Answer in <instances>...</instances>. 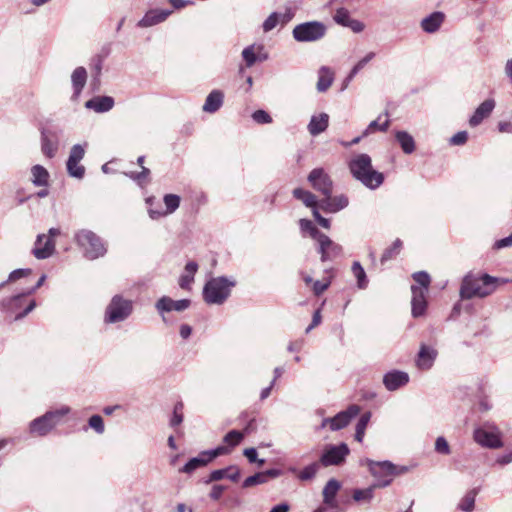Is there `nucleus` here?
<instances>
[{"instance_id": "f257e3e1", "label": "nucleus", "mask_w": 512, "mask_h": 512, "mask_svg": "<svg viewBox=\"0 0 512 512\" xmlns=\"http://www.w3.org/2000/svg\"><path fill=\"white\" fill-rule=\"evenodd\" d=\"M511 281L510 279L494 277L487 273L469 272L462 279L459 294L463 300L485 298L493 294L498 286Z\"/></svg>"}, {"instance_id": "f03ea898", "label": "nucleus", "mask_w": 512, "mask_h": 512, "mask_svg": "<svg viewBox=\"0 0 512 512\" xmlns=\"http://www.w3.org/2000/svg\"><path fill=\"white\" fill-rule=\"evenodd\" d=\"M353 177L370 189L378 188L384 181V175L372 167L371 157L367 154L356 155L349 163Z\"/></svg>"}, {"instance_id": "7ed1b4c3", "label": "nucleus", "mask_w": 512, "mask_h": 512, "mask_svg": "<svg viewBox=\"0 0 512 512\" xmlns=\"http://www.w3.org/2000/svg\"><path fill=\"white\" fill-rule=\"evenodd\" d=\"M369 472L375 478L373 487L385 488L389 486L394 477L403 475L409 471L407 466H397L390 461H374L367 459Z\"/></svg>"}, {"instance_id": "20e7f679", "label": "nucleus", "mask_w": 512, "mask_h": 512, "mask_svg": "<svg viewBox=\"0 0 512 512\" xmlns=\"http://www.w3.org/2000/svg\"><path fill=\"white\" fill-rule=\"evenodd\" d=\"M235 281L224 276L211 278L203 288V298L208 304L221 305L231 294Z\"/></svg>"}, {"instance_id": "39448f33", "label": "nucleus", "mask_w": 512, "mask_h": 512, "mask_svg": "<svg viewBox=\"0 0 512 512\" xmlns=\"http://www.w3.org/2000/svg\"><path fill=\"white\" fill-rule=\"evenodd\" d=\"M69 412L70 408L67 406L57 410L47 411L44 415L30 422V433L37 436H46L59 424L61 418Z\"/></svg>"}, {"instance_id": "423d86ee", "label": "nucleus", "mask_w": 512, "mask_h": 512, "mask_svg": "<svg viewBox=\"0 0 512 512\" xmlns=\"http://www.w3.org/2000/svg\"><path fill=\"white\" fill-rule=\"evenodd\" d=\"M133 312V302L121 295H115L110 300L104 313L106 324H115L127 320Z\"/></svg>"}, {"instance_id": "0eeeda50", "label": "nucleus", "mask_w": 512, "mask_h": 512, "mask_svg": "<svg viewBox=\"0 0 512 512\" xmlns=\"http://www.w3.org/2000/svg\"><path fill=\"white\" fill-rule=\"evenodd\" d=\"M75 238L84 251L85 257L90 260L97 259L106 253V247L101 239L90 230L79 231Z\"/></svg>"}, {"instance_id": "6e6552de", "label": "nucleus", "mask_w": 512, "mask_h": 512, "mask_svg": "<svg viewBox=\"0 0 512 512\" xmlns=\"http://www.w3.org/2000/svg\"><path fill=\"white\" fill-rule=\"evenodd\" d=\"M27 296L26 292H24L4 299L0 304L1 310L5 313L14 315V320L22 319L36 307V302L34 300H31L26 304Z\"/></svg>"}, {"instance_id": "1a4fd4ad", "label": "nucleus", "mask_w": 512, "mask_h": 512, "mask_svg": "<svg viewBox=\"0 0 512 512\" xmlns=\"http://www.w3.org/2000/svg\"><path fill=\"white\" fill-rule=\"evenodd\" d=\"M326 26L319 21H309L296 25L292 30L293 38L297 42H316L326 34Z\"/></svg>"}, {"instance_id": "9d476101", "label": "nucleus", "mask_w": 512, "mask_h": 512, "mask_svg": "<svg viewBox=\"0 0 512 512\" xmlns=\"http://www.w3.org/2000/svg\"><path fill=\"white\" fill-rule=\"evenodd\" d=\"M349 454L350 449L346 443L328 444L324 447L319 462L323 467L340 466Z\"/></svg>"}, {"instance_id": "9b49d317", "label": "nucleus", "mask_w": 512, "mask_h": 512, "mask_svg": "<svg viewBox=\"0 0 512 512\" xmlns=\"http://www.w3.org/2000/svg\"><path fill=\"white\" fill-rule=\"evenodd\" d=\"M301 235L315 240L319 244V252L321 253V260L326 261L328 258V250L338 253L340 246L334 244L328 236L321 233L317 226H301Z\"/></svg>"}, {"instance_id": "f8f14e48", "label": "nucleus", "mask_w": 512, "mask_h": 512, "mask_svg": "<svg viewBox=\"0 0 512 512\" xmlns=\"http://www.w3.org/2000/svg\"><path fill=\"white\" fill-rule=\"evenodd\" d=\"M229 453V449L224 446H218L215 449L202 451L197 457L191 458L179 471L190 474L196 469L206 466L215 458Z\"/></svg>"}, {"instance_id": "ddd939ff", "label": "nucleus", "mask_w": 512, "mask_h": 512, "mask_svg": "<svg viewBox=\"0 0 512 512\" xmlns=\"http://www.w3.org/2000/svg\"><path fill=\"white\" fill-rule=\"evenodd\" d=\"M60 235L58 228L52 227L49 229L48 234H40L37 236L33 248V254L37 259H46L50 257L55 251V237Z\"/></svg>"}, {"instance_id": "4468645a", "label": "nucleus", "mask_w": 512, "mask_h": 512, "mask_svg": "<svg viewBox=\"0 0 512 512\" xmlns=\"http://www.w3.org/2000/svg\"><path fill=\"white\" fill-rule=\"evenodd\" d=\"M473 436L474 440L483 447L497 449L503 446L501 434L494 426L476 428Z\"/></svg>"}, {"instance_id": "2eb2a0df", "label": "nucleus", "mask_w": 512, "mask_h": 512, "mask_svg": "<svg viewBox=\"0 0 512 512\" xmlns=\"http://www.w3.org/2000/svg\"><path fill=\"white\" fill-rule=\"evenodd\" d=\"M359 412L360 407L358 405H350L346 410L339 412L334 417L323 419L321 427L324 428L329 425L332 431H338L346 427Z\"/></svg>"}, {"instance_id": "dca6fc26", "label": "nucleus", "mask_w": 512, "mask_h": 512, "mask_svg": "<svg viewBox=\"0 0 512 512\" xmlns=\"http://www.w3.org/2000/svg\"><path fill=\"white\" fill-rule=\"evenodd\" d=\"M156 202L155 197H149L146 200L148 205V212L153 220H157L160 216L172 214L179 207L181 198L176 194H166L163 198L165 209H154L153 205Z\"/></svg>"}, {"instance_id": "f3484780", "label": "nucleus", "mask_w": 512, "mask_h": 512, "mask_svg": "<svg viewBox=\"0 0 512 512\" xmlns=\"http://www.w3.org/2000/svg\"><path fill=\"white\" fill-rule=\"evenodd\" d=\"M308 181L312 187L324 196L332 194L333 182L330 176L322 169H313L308 175Z\"/></svg>"}, {"instance_id": "a211bd4d", "label": "nucleus", "mask_w": 512, "mask_h": 512, "mask_svg": "<svg viewBox=\"0 0 512 512\" xmlns=\"http://www.w3.org/2000/svg\"><path fill=\"white\" fill-rule=\"evenodd\" d=\"M293 195L312 209L313 216L318 221V224H328V220L323 218L319 213L320 204L318 205L316 196L313 193L301 188H296L293 190Z\"/></svg>"}, {"instance_id": "6ab92c4d", "label": "nucleus", "mask_w": 512, "mask_h": 512, "mask_svg": "<svg viewBox=\"0 0 512 512\" xmlns=\"http://www.w3.org/2000/svg\"><path fill=\"white\" fill-rule=\"evenodd\" d=\"M333 20L343 27L350 28L355 33H360L365 28V25L361 21L353 19L350 12L345 8L337 9Z\"/></svg>"}, {"instance_id": "aec40b11", "label": "nucleus", "mask_w": 512, "mask_h": 512, "mask_svg": "<svg viewBox=\"0 0 512 512\" xmlns=\"http://www.w3.org/2000/svg\"><path fill=\"white\" fill-rule=\"evenodd\" d=\"M172 12V10L151 9L138 21L137 26L140 28H148L160 24L164 22Z\"/></svg>"}, {"instance_id": "412c9836", "label": "nucleus", "mask_w": 512, "mask_h": 512, "mask_svg": "<svg viewBox=\"0 0 512 512\" xmlns=\"http://www.w3.org/2000/svg\"><path fill=\"white\" fill-rule=\"evenodd\" d=\"M409 382L408 373L400 370H392L383 376V384L388 391H395Z\"/></svg>"}, {"instance_id": "4be33fe9", "label": "nucleus", "mask_w": 512, "mask_h": 512, "mask_svg": "<svg viewBox=\"0 0 512 512\" xmlns=\"http://www.w3.org/2000/svg\"><path fill=\"white\" fill-rule=\"evenodd\" d=\"M191 301L188 299L173 300L170 297L163 296L156 302V309L159 313L171 311H184L190 306Z\"/></svg>"}, {"instance_id": "5701e85b", "label": "nucleus", "mask_w": 512, "mask_h": 512, "mask_svg": "<svg viewBox=\"0 0 512 512\" xmlns=\"http://www.w3.org/2000/svg\"><path fill=\"white\" fill-rule=\"evenodd\" d=\"M424 289H418L416 285L411 286L412 292V315L417 318L424 315L427 307L426 295L428 292H423Z\"/></svg>"}, {"instance_id": "b1692460", "label": "nucleus", "mask_w": 512, "mask_h": 512, "mask_svg": "<svg viewBox=\"0 0 512 512\" xmlns=\"http://www.w3.org/2000/svg\"><path fill=\"white\" fill-rule=\"evenodd\" d=\"M437 357V351L425 344H422L417 355L416 365L420 370H429Z\"/></svg>"}, {"instance_id": "393cba45", "label": "nucleus", "mask_w": 512, "mask_h": 512, "mask_svg": "<svg viewBox=\"0 0 512 512\" xmlns=\"http://www.w3.org/2000/svg\"><path fill=\"white\" fill-rule=\"evenodd\" d=\"M348 205V198L345 195L324 196L320 202V208L326 212L336 213Z\"/></svg>"}, {"instance_id": "a878e982", "label": "nucleus", "mask_w": 512, "mask_h": 512, "mask_svg": "<svg viewBox=\"0 0 512 512\" xmlns=\"http://www.w3.org/2000/svg\"><path fill=\"white\" fill-rule=\"evenodd\" d=\"M494 107L495 101L493 99H487L484 102H482L469 119L470 126H478L485 118H487L492 113Z\"/></svg>"}, {"instance_id": "bb28decb", "label": "nucleus", "mask_w": 512, "mask_h": 512, "mask_svg": "<svg viewBox=\"0 0 512 512\" xmlns=\"http://www.w3.org/2000/svg\"><path fill=\"white\" fill-rule=\"evenodd\" d=\"M341 488V484L338 480L330 479L323 488V502L330 508H336V495Z\"/></svg>"}, {"instance_id": "cd10ccee", "label": "nucleus", "mask_w": 512, "mask_h": 512, "mask_svg": "<svg viewBox=\"0 0 512 512\" xmlns=\"http://www.w3.org/2000/svg\"><path fill=\"white\" fill-rule=\"evenodd\" d=\"M114 106V99L110 96H98L88 100L85 107L97 113L110 111Z\"/></svg>"}, {"instance_id": "c85d7f7f", "label": "nucleus", "mask_w": 512, "mask_h": 512, "mask_svg": "<svg viewBox=\"0 0 512 512\" xmlns=\"http://www.w3.org/2000/svg\"><path fill=\"white\" fill-rule=\"evenodd\" d=\"M328 124L329 115L326 113H320L311 117L307 129L312 136H317L327 129Z\"/></svg>"}, {"instance_id": "c756f323", "label": "nucleus", "mask_w": 512, "mask_h": 512, "mask_svg": "<svg viewBox=\"0 0 512 512\" xmlns=\"http://www.w3.org/2000/svg\"><path fill=\"white\" fill-rule=\"evenodd\" d=\"M224 94L220 90H213L208 94L202 107L204 112L215 113L223 105Z\"/></svg>"}, {"instance_id": "7c9ffc66", "label": "nucleus", "mask_w": 512, "mask_h": 512, "mask_svg": "<svg viewBox=\"0 0 512 512\" xmlns=\"http://www.w3.org/2000/svg\"><path fill=\"white\" fill-rule=\"evenodd\" d=\"M444 21L442 12H433L421 21V28L427 33L436 32Z\"/></svg>"}, {"instance_id": "2f4dec72", "label": "nucleus", "mask_w": 512, "mask_h": 512, "mask_svg": "<svg viewBox=\"0 0 512 512\" xmlns=\"http://www.w3.org/2000/svg\"><path fill=\"white\" fill-rule=\"evenodd\" d=\"M334 80V72L327 66L320 67L318 71L317 90L325 92L332 85Z\"/></svg>"}, {"instance_id": "473e14b6", "label": "nucleus", "mask_w": 512, "mask_h": 512, "mask_svg": "<svg viewBox=\"0 0 512 512\" xmlns=\"http://www.w3.org/2000/svg\"><path fill=\"white\" fill-rule=\"evenodd\" d=\"M198 270V264L195 261H189L185 267L184 272L179 278V286L182 289H190L191 284L194 281V275Z\"/></svg>"}, {"instance_id": "72a5a7b5", "label": "nucleus", "mask_w": 512, "mask_h": 512, "mask_svg": "<svg viewBox=\"0 0 512 512\" xmlns=\"http://www.w3.org/2000/svg\"><path fill=\"white\" fill-rule=\"evenodd\" d=\"M31 181L37 187H45L48 185L49 172L42 165H34L31 168Z\"/></svg>"}, {"instance_id": "f704fd0d", "label": "nucleus", "mask_w": 512, "mask_h": 512, "mask_svg": "<svg viewBox=\"0 0 512 512\" xmlns=\"http://www.w3.org/2000/svg\"><path fill=\"white\" fill-rule=\"evenodd\" d=\"M71 80L74 88V94L78 96L86 84V69L84 67L76 68L71 75Z\"/></svg>"}, {"instance_id": "c9c22d12", "label": "nucleus", "mask_w": 512, "mask_h": 512, "mask_svg": "<svg viewBox=\"0 0 512 512\" xmlns=\"http://www.w3.org/2000/svg\"><path fill=\"white\" fill-rule=\"evenodd\" d=\"M395 137L405 154H411L415 151V141L409 133L397 131Z\"/></svg>"}, {"instance_id": "e433bc0d", "label": "nucleus", "mask_w": 512, "mask_h": 512, "mask_svg": "<svg viewBox=\"0 0 512 512\" xmlns=\"http://www.w3.org/2000/svg\"><path fill=\"white\" fill-rule=\"evenodd\" d=\"M375 57V53L374 52H369L364 58H362L361 60H359L355 66L351 69L349 75L346 77V79L344 80V85H343V89H345L348 84L350 83V81L355 77V75L365 67V65L370 62L373 58Z\"/></svg>"}, {"instance_id": "4c0bfd02", "label": "nucleus", "mask_w": 512, "mask_h": 512, "mask_svg": "<svg viewBox=\"0 0 512 512\" xmlns=\"http://www.w3.org/2000/svg\"><path fill=\"white\" fill-rule=\"evenodd\" d=\"M352 273L357 279V286L359 289H365L368 286V279L365 270L363 269L360 262L355 261L352 264Z\"/></svg>"}, {"instance_id": "58836bf2", "label": "nucleus", "mask_w": 512, "mask_h": 512, "mask_svg": "<svg viewBox=\"0 0 512 512\" xmlns=\"http://www.w3.org/2000/svg\"><path fill=\"white\" fill-rule=\"evenodd\" d=\"M58 143L55 140L50 139L46 134H42L41 139V150L48 158H53L57 152Z\"/></svg>"}, {"instance_id": "ea45409f", "label": "nucleus", "mask_w": 512, "mask_h": 512, "mask_svg": "<svg viewBox=\"0 0 512 512\" xmlns=\"http://www.w3.org/2000/svg\"><path fill=\"white\" fill-rule=\"evenodd\" d=\"M403 243L400 239H396L393 244L384 250L382 256H381V263L384 264L385 262L394 259L402 250Z\"/></svg>"}, {"instance_id": "a19ab883", "label": "nucleus", "mask_w": 512, "mask_h": 512, "mask_svg": "<svg viewBox=\"0 0 512 512\" xmlns=\"http://www.w3.org/2000/svg\"><path fill=\"white\" fill-rule=\"evenodd\" d=\"M371 414L369 412H366L362 414L356 424V430H355V440L358 442H362L365 430L368 426V423L370 421Z\"/></svg>"}, {"instance_id": "79ce46f5", "label": "nucleus", "mask_w": 512, "mask_h": 512, "mask_svg": "<svg viewBox=\"0 0 512 512\" xmlns=\"http://www.w3.org/2000/svg\"><path fill=\"white\" fill-rule=\"evenodd\" d=\"M320 466H322V465L320 464L319 461L313 462V463L305 466L298 473V479L301 481H308V480L313 479L316 476Z\"/></svg>"}, {"instance_id": "37998d69", "label": "nucleus", "mask_w": 512, "mask_h": 512, "mask_svg": "<svg viewBox=\"0 0 512 512\" xmlns=\"http://www.w3.org/2000/svg\"><path fill=\"white\" fill-rule=\"evenodd\" d=\"M412 278L415 281V283L417 284L416 286L418 287V289H424L423 292H428V289H429V286L431 283V278L427 272H425V271L415 272L412 275Z\"/></svg>"}, {"instance_id": "c03bdc74", "label": "nucleus", "mask_w": 512, "mask_h": 512, "mask_svg": "<svg viewBox=\"0 0 512 512\" xmlns=\"http://www.w3.org/2000/svg\"><path fill=\"white\" fill-rule=\"evenodd\" d=\"M243 438L244 433L238 430H231L224 436L223 442L227 444L226 447L230 450L231 448L237 446Z\"/></svg>"}, {"instance_id": "a18cd8bd", "label": "nucleus", "mask_w": 512, "mask_h": 512, "mask_svg": "<svg viewBox=\"0 0 512 512\" xmlns=\"http://www.w3.org/2000/svg\"><path fill=\"white\" fill-rule=\"evenodd\" d=\"M242 57L247 67L253 66L257 61V44L247 46L242 51Z\"/></svg>"}, {"instance_id": "49530a36", "label": "nucleus", "mask_w": 512, "mask_h": 512, "mask_svg": "<svg viewBox=\"0 0 512 512\" xmlns=\"http://www.w3.org/2000/svg\"><path fill=\"white\" fill-rule=\"evenodd\" d=\"M32 273V270L29 269V268H23V269H16L14 271H12L9 276H8V279L2 283H0V290L9 282H15L21 278H25V277H28L29 275H31Z\"/></svg>"}, {"instance_id": "de8ad7c7", "label": "nucleus", "mask_w": 512, "mask_h": 512, "mask_svg": "<svg viewBox=\"0 0 512 512\" xmlns=\"http://www.w3.org/2000/svg\"><path fill=\"white\" fill-rule=\"evenodd\" d=\"M67 172L71 177L82 179L85 174L84 166L80 165V162H71V160H67L66 163Z\"/></svg>"}, {"instance_id": "09e8293b", "label": "nucleus", "mask_w": 512, "mask_h": 512, "mask_svg": "<svg viewBox=\"0 0 512 512\" xmlns=\"http://www.w3.org/2000/svg\"><path fill=\"white\" fill-rule=\"evenodd\" d=\"M377 487H373V484L366 489H355L353 492V499L357 502L370 501L373 498L374 490Z\"/></svg>"}, {"instance_id": "8fccbe9b", "label": "nucleus", "mask_w": 512, "mask_h": 512, "mask_svg": "<svg viewBox=\"0 0 512 512\" xmlns=\"http://www.w3.org/2000/svg\"><path fill=\"white\" fill-rule=\"evenodd\" d=\"M381 116L378 117V119L372 121L368 127L366 128V130L364 131L363 135L364 136H367L368 134L376 131V130H379V131H382V132H385L387 131V129L389 128V125H390V121L388 119H386L382 124L379 123V120H380Z\"/></svg>"}, {"instance_id": "3c124183", "label": "nucleus", "mask_w": 512, "mask_h": 512, "mask_svg": "<svg viewBox=\"0 0 512 512\" xmlns=\"http://www.w3.org/2000/svg\"><path fill=\"white\" fill-rule=\"evenodd\" d=\"M85 145H81V144H75L72 146L71 150H70V154H69V157H68V160H71V162H80L83 158H84V155H85Z\"/></svg>"}, {"instance_id": "603ef678", "label": "nucleus", "mask_w": 512, "mask_h": 512, "mask_svg": "<svg viewBox=\"0 0 512 512\" xmlns=\"http://www.w3.org/2000/svg\"><path fill=\"white\" fill-rule=\"evenodd\" d=\"M475 506V494L473 492H469L464 496V498L459 503V509L464 512L473 511Z\"/></svg>"}, {"instance_id": "864d4df0", "label": "nucleus", "mask_w": 512, "mask_h": 512, "mask_svg": "<svg viewBox=\"0 0 512 512\" xmlns=\"http://www.w3.org/2000/svg\"><path fill=\"white\" fill-rule=\"evenodd\" d=\"M280 18H281V14H279L277 12L271 13L267 17V19L263 22L262 27H263L264 32H269V31L273 30L278 25Z\"/></svg>"}, {"instance_id": "5fc2aeb1", "label": "nucleus", "mask_w": 512, "mask_h": 512, "mask_svg": "<svg viewBox=\"0 0 512 512\" xmlns=\"http://www.w3.org/2000/svg\"><path fill=\"white\" fill-rule=\"evenodd\" d=\"M182 410H183V403L177 402L174 406L173 415L170 420V425L172 427L178 426L182 423V421H183Z\"/></svg>"}, {"instance_id": "6e6d98bb", "label": "nucleus", "mask_w": 512, "mask_h": 512, "mask_svg": "<svg viewBox=\"0 0 512 512\" xmlns=\"http://www.w3.org/2000/svg\"><path fill=\"white\" fill-rule=\"evenodd\" d=\"M89 427L95 430L96 433H104L105 426L103 419L100 415H93L88 420Z\"/></svg>"}, {"instance_id": "4d7b16f0", "label": "nucleus", "mask_w": 512, "mask_h": 512, "mask_svg": "<svg viewBox=\"0 0 512 512\" xmlns=\"http://www.w3.org/2000/svg\"><path fill=\"white\" fill-rule=\"evenodd\" d=\"M435 451L442 455H449L451 453V449L449 443L443 436H439L435 441Z\"/></svg>"}, {"instance_id": "13d9d810", "label": "nucleus", "mask_w": 512, "mask_h": 512, "mask_svg": "<svg viewBox=\"0 0 512 512\" xmlns=\"http://www.w3.org/2000/svg\"><path fill=\"white\" fill-rule=\"evenodd\" d=\"M263 483H266L264 474L262 472H258L252 476L247 477L243 482V487L248 488Z\"/></svg>"}, {"instance_id": "bf43d9fd", "label": "nucleus", "mask_w": 512, "mask_h": 512, "mask_svg": "<svg viewBox=\"0 0 512 512\" xmlns=\"http://www.w3.org/2000/svg\"><path fill=\"white\" fill-rule=\"evenodd\" d=\"M252 118L255 122L260 124H267L272 122L271 116L264 110H257L252 114Z\"/></svg>"}, {"instance_id": "052dcab7", "label": "nucleus", "mask_w": 512, "mask_h": 512, "mask_svg": "<svg viewBox=\"0 0 512 512\" xmlns=\"http://www.w3.org/2000/svg\"><path fill=\"white\" fill-rule=\"evenodd\" d=\"M468 139V133L466 131H459L457 132L451 139L450 143L452 145H463L466 143Z\"/></svg>"}, {"instance_id": "680f3d73", "label": "nucleus", "mask_w": 512, "mask_h": 512, "mask_svg": "<svg viewBox=\"0 0 512 512\" xmlns=\"http://www.w3.org/2000/svg\"><path fill=\"white\" fill-rule=\"evenodd\" d=\"M226 475H228V467L224 469L214 470L211 472L209 480L207 482L222 480L226 478Z\"/></svg>"}, {"instance_id": "e2e57ef3", "label": "nucleus", "mask_w": 512, "mask_h": 512, "mask_svg": "<svg viewBox=\"0 0 512 512\" xmlns=\"http://www.w3.org/2000/svg\"><path fill=\"white\" fill-rule=\"evenodd\" d=\"M150 174V170L144 166H142V170L139 173L131 172L129 177L136 180L137 182H141L143 179H146Z\"/></svg>"}, {"instance_id": "0e129e2a", "label": "nucleus", "mask_w": 512, "mask_h": 512, "mask_svg": "<svg viewBox=\"0 0 512 512\" xmlns=\"http://www.w3.org/2000/svg\"><path fill=\"white\" fill-rule=\"evenodd\" d=\"M226 478L237 482L240 478V469L235 465L228 466V475H226Z\"/></svg>"}, {"instance_id": "69168bd1", "label": "nucleus", "mask_w": 512, "mask_h": 512, "mask_svg": "<svg viewBox=\"0 0 512 512\" xmlns=\"http://www.w3.org/2000/svg\"><path fill=\"white\" fill-rule=\"evenodd\" d=\"M511 246H512V233L509 236L499 239L494 243V248H496V249H502V248L511 247Z\"/></svg>"}, {"instance_id": "338daca9", "label": "nucleus", "mask_w": 512, "mask_h": 512, "mask_svg": "<svg viewBox=\"0 0 512 512\" xmlns=\"http://www.w3.org/2000/svg\"><path fill=\"white\" fill-rule=\"evenodd\" d=\"M329 282H321L319 280H316L313 282V292L315 295L319 296L320 294H322L328 287H329Z\"/></svg>"}, {"instance_id": "774afa93", "label": "nucleus", "mask_w": 512, "mask_h": 512, "mask_svg": "<svg viewBox=\"0 0 512 512\" xmlns=\"http://www.w3.org/2000/svg\"><path fill=\"white\" fill-rule=\"evenodd\" d=\"M250 463L258 461V454L255 448H246L243 452Z\"/></svg>"}]
</instances>
